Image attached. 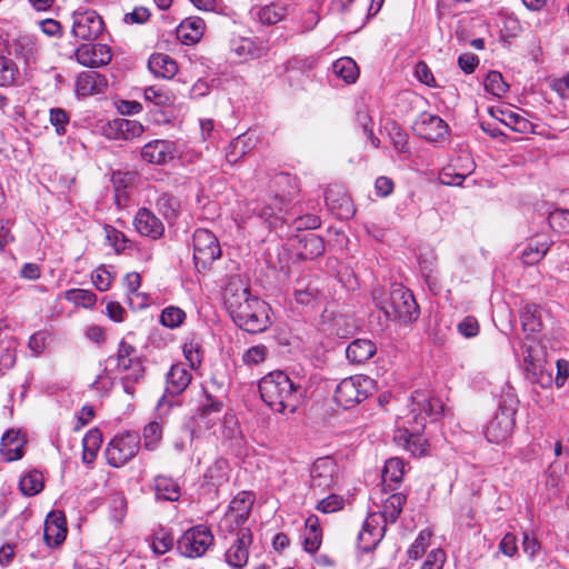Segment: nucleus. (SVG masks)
<instances>
[{
  "instance_id": "62",
  "label": "nucleus",
  "mask_w": 569,
  "mask_h": 569,
  "mask_svg": "<svg viewBox=\"0 0 569 569\" xmlns=\"http://www.w3.org/2000/svg\"><path fill=\"white\" fill-rule=\"evenodd\" d=\"M446 562V553L442 549H433L428 553L421 569H442Z\"/></svg>"
},
{
  "instance_id": "32",
  "label": "nucleus",
  "mask_w": 569,
  "mask_h": 569,
  "mask_svg": "<svg viewBox=\"0 0 569 569\" xmlns=\"http://www.w3.org/2000/svg\"><path fill=\"white\" fill-rule=\"evenodd\" d=\"M204 31V21L201 18H187L178 27V33L184 42L196 43Z\"/></svg>"
},
{
  "instance_id": "45",
  "label": "nucleus",
  "mask_w": 569,
  "mask_h": 569,
  "mask_svg": "<svg viewBox=\"0 0 569 569\" xmlns=\"http://www.w3.org/2000/svg\"><path fill=\"white\" fill-rule=\"evenodd\" d=\"M253 12L258 21L264 26L277 23L283 17L282 8L274 4L257 8Z\"/></svg>"
},
{
  "instance_id": "13",
  "label": "nucleus",
  "mask_w": 569,
  "mask_h": 569,
  "mask_svg": "<svg viewBox=\"0 0 569 569\" xmlns=\"http://www.w3.org/2000/svg\"><path fill=\"white\" fill-rule=\"evenodd\" d=\"M386 532V525L380 522V516L369 515L358 535V548L362 552L372 551L382 540Z\"/></svg>"
},
{
  "instance_id": "2",
  "label": "nucleus",
  "mask_w": 569,
  "mask_h": 569,
  "mask_svg": "<svg viewBox=\"0 0 569 569\" xmlns=\"http://www.w3.org/2000/svg\"><path fill=\"white\" fill-rule=\"evenodd\" d=\"M261 399L272 410L284 413L296 412L303 390L295 383L283 371H273L264 376L259 382Z\"/></svg>"
},
{
  "instance_id": "35",
  "label": "nucleus",
  "mask_w": 569,
  "mask_h": 569,
  "mask_svg": "<svg viewBox=\"0 0 569 569\" xmlns=\"http://www.w3.org/2000/svg\"><path fill=\"white\" fill-rule=\"evenodd\" d=\"M333 73L347 83H353L359 77L357 63L349 57L338 59L332 66Z\"/></svg>"
},
{
  "instance_id": "23",
  "label": "nucleus",
  "mask_w": 569,
  "mask_h": 569,
  "mask_svg": "<svg viewBox=\"0 0 569 569\" xmlns=\"http://www.w3.org/2000/svg\"><path fill=\"white\" fill-rule=\"evenodd\" d=\"M320 284L321 281L317 277L299 279L295 287V297L297 302L308 306L316 301L322 291Z\"/></svg>"
},
{
  "instance_id": "22",
  "label": "nucleus",
  "mask_w": 569,
  "mask_h": 569,
  "mask_svg": "<svg viewBox=\"0 0 569 569\" xmlns=\"http://www.w3.org/2000/svg\"><path fill=\"white\" fill-rule=\"evenodd\" d=\"M192 375L184 363L172 365L167 375L166 391L169 395H180L190 385Z\"/></svg>"
},
{
  "instance_id": "46",
  "label": "nucleus",
  "mask_w": 569,
  "mask_h": 569,
  "mask_svg": "<svg viewBox=\"0 0 569 569\" xmlns=\"http://www.w3.org/2000/svg\"><path fill=\"white\" fill-rule=\"evenodd\" d=\"M550 228L559 234L569 233V210L556 209L548 217Z\"/></svg>"
},
{
  "instance_id": "3",
  "label": "nucleus",
  "mask_w": 569,
  "mask_h": 569,
  "mask_svg": "<svg viewBox=\"0 0 569 569\" xmlns=\"http://www.w3.org/2000/svg\"><path fill=\"white\" fill-rule=\"evenodd\" d=\"M519 399L513 387L507 385L499 397L498 410L485 428V437L491 443H502L512 433Z\"/></svg>"
},
{
  "instance_id": "9",
  "label": "nucleus",
  "mask_w": 569,
  "mask_h": 569,
  "mask_svg": "<svg viewBox=\"0 0 569 569\" xmlns=\"http://www.w3.org/2000/svg\"><path fill=\"white\" fill-rule=\"evenodd\" d=\"M340 478V467L332 457L318 458L310 469V488L323 492L335 488Z\"/></svg>"
},
{
  "instance_id": "56",
  "label": "nucleus",
  "mask_w": 569,
  "mask_h": 569,
  "mask_svg": "<svg viewBox=\"0 0 569 569\" xmlns=\"http://www.w3.org/2000/svg\"><path fill=\"white\" fill-rule=\"evenodd\" d=\"M104 231L109 244L112 246L118 253L123 251L128 247V243H130L126 236L113 227L107 226Z\"/></svg>"
},
{
  "instance_id": "61",
  "label": "nucleus",
  "mask_w": 569,
  "mask_h": 569,
  "mask_svg": "<svg viewBox=\"0 0 569 569\" xmlns=\"http://www.w3.org/2000/svg\"><path fill=\"white\" fill-rule=\"evenodd\" d=\"M200 131L202 140L209 142L210 144H214L220 136V132L218 129H216L212 119H201Z\"/></svg>"
},
{
  "instance_id": "4",
  "label": "nucleus",
  "mask_w": 569,
  "mask_h": 569,
  "mask_svg": "<svg viewBox=\"0 0 569 569\" xmlns=\"http://www.w3.org/2000/svg\"><path fill=\"white\" fill-rule=\"evenodd\" d=\"M373 299L389 320L411 323L419 317V307L413 295L399 283H393L387 293L375 295Z\"/></svg>"
},
{
  "instance_id": "41",
  "label": "nucleus",
  "mask_w": 569,
  "mask_h": 569,
  "mask_svg": "<svg viewBox=\"0 0 569 569\" xmlns=\"http://www.w3.org/2000/svg\"><path fill=\"white\" fill-rule=\"evenodd\" d=\"M405 475V462L399 458H390L382 470L385 482L399 483Z\"/></svg>"
},
{
  "instance_id": "29",
  "label": "nucleus",
  "mask_w": 569,
  "mask_h": 569,
  "mask_svg": "<svg viewBox=\"0 0 569 569\" xmlns=\"http://www.w3.org/2000/svg\"><path fill=\"white\" fill-rule=\"evenodd\" d=\"M302 538L306 551L315 553L319 549L322 541V531L319 518L316 515L307 518Z\"/></svg>"
},
{
  "instance_id": "33",
  "label": "nucleus",
  "mask_w": 569,
  "mask_h": 569,
  "mask_svg": "<svg viewBox=\"0 0 569 569\" xmlns=\"http://www.w3.org/2000/svg\"><path fill=\"white\" fill-rule=\"evenodd\" d=\"M252 146V139L249 134L238 136L228 147L226 152L227 161L231 164L236 163L251 150Z\"/></svg>"
},
{
  "instance_id": "21",
  "label": "nucleus",
  "mask_w": 569,
  "mask_h": 569,
  "mask_svg": "<svg viewBox=\"0 0 569 569\" xmlns=\"http://www.w3.org/2000/svg\"><path fill=\"white\" fill-rule=\"evenodd\" d=\"M134 227L137 231L144 237L158 239L163 234V223L156 217V214L147 209L141 208L134 217Z\"/></svg>"
},
{
  "instance_id": "54",
  "label": "nucleus",
  "mask_w": 569,
  "mask_h": 569,
  "mask_svg": "<svg viewBox=\"0 0 569 569\" xmlns=\"http://www.w3.org/2000/svg\"><path fill=\"white\" fill-rule=\"evenodd\" d=\"M282 199H274L273 206H266L261 209L259 216L262 218L270 228H274L279 220V213L282 212Z\"/></svg>"
},
{
  "instance_id": "63",
  "label": "nucleus",
  "mask_w": 569,
  "mask_h": 569,
  "mask_svg": "<svg viewBox=\"0 0 569 569\" xmlns=\"http://www.w3.org/2000/svg\"><path fill=\"white\" fill-rule=\"evenodd\" d=\"M112 279L111 273L106 268H98L92 274V282L99 291L108 290Z\"/></svg>"
},
{
  "instance_id": "1",
  "label": "nucleus",
  "mask_w": 569,
  "mask_h": 569,
  "mask_svg": "<svg viewBox=\"0 0 569 569\" xmlns=\"http://www.w3.org/2000/svg\"><path fill=\"white\" fill-rule=\"evenodd\" d=\"M224 306L232 321L247 332H262L270 325L268 303L252 296L241 280H232L226 287Z\"/></svg>"
},
{
  "instance_id": "10",
  "label": "nucleus",
  "mask_w": 569,
  "mask_h": 569,
  "mask_svg": "<svg viewBox=\"0 0 569 569\" xmlns=\"http://www.w3.org/2000/svg\"><path fill=\"white\" fill-rule=\"evenodd\" d=\"M221 256L217 237L208 229H198L193 233V259L197 268L206 269Z\"/></svg>"
},
{
  "instance_id": "43",
  "label": "nucleus",
  "mask_w": 569,
  "mask_h": 569,
  "mask_svg": "<svg viewBox=\"0 0 569 569\" xmlns=\"http://www.w3.org/2000/svg\"><path fill=\"white\" fill-rule=\"evenodd\" d=\"M485 90L495 97H502L509 89L508 83L503 80L502 74L498 71H490L483 82Z\"/></svg>"
},
{
  "instance_id": "7",
  "label": "nucleus",
  "mask_w": 569,
  "mask_h": 569,
  "mask_svg": "<svg viewBox=\"0 0 569 569\" xmlns=\"http://www.w3.org/2000/svg\"><path fill=\"white\" fill-rule=\"evenodd\" d=\"M214 538L211 530L198 525L188 529L178 540L179 552L187 558L202 557L213 545Z\"/></svg>"
},
{
  "instance_id": "58",
  "label": "nucleus",
  "mask_w": 569,
  "mask_h": 569,
  "mask_svg": "<svg viewBox=\"0 0 569 569\" xmlns=\"http://www.w3.org/2000/svg\"><path fill=\"white\" fill-rule=\"evenodd\" d=\"M162 437L161 426L152 421L148 423L143 429L144 446L147 449H154L157 443Z\"/></svg>"
},
{
  "instance_id": "18",
  "label": "nucleus",
  "mask_w": 569,
  "mask_h": 569,
  "mask_svg": "<svg viewBox=\"0 0 569 569\" xmlns=\"http://www.w3.org/2000/svg\"><path fill=\"white\" fill-rule=\"evenodd\" d=\"M67 536L66 518L61 511H51L44 521L43 539L50 547L59 546Z\"/></svg>"
},
{
  "instance_id": "19",
  "label": "nucleus",
  "mask_w": 569,
  "mask_h": 569,
  "mask_svg": "<svg viewBox=\"0 0 569 569\" xmlns=\"http://www.w3.org/2000/svg\"><path fill=\"white\" fill-rule=\"evenodd\" d=\"M393 440L415 457L425 456L428 449L427 440L418 431H409L406 428H398Z\"/></svg>"
},
{
  "instance_id": "44",
  "label": "nucleus",
  "mask_w": 569,
  "mask_h": 569,
  "mask_svg": "<svg viewBox=\"0 0 569 569\" xmlns=\"http://www.w3.org/2000/svg\"><path fill=\"white\" fill-rule=\"evenodd\" d=\"M144 99L159 107L170 106L173 102V94L158 86H150L144 89Z\"/></svg>"
},
{
  "instance_id": "14",
  "label": "nucleus",
  "mask_w": 569,
  "mask_h": 569,
  "mask_svg": "<svg viewBox=\"0 0 569 569\" xmlns=\"http://www.w3.org/2000/svg\"><path fill=\"white\" fill-rule=\"evenodd\" d=\"M74 54L80 64L89 68L107 66L112 58L110 48L101 43L81 44Z\"/></svg>"
},
{
  "instance_id": "42",
  "label": "nucleus",
  "mask_w": 569,
  "mask_h": 569,
  "mask_svg": "<svg viewBox=\"0 0 569 569\" xmlns=\"http://www.w3.org/2000/svg\"><path fill=\"white\" fill-rule=\"evenodd\" d=\"M66 300L83 308H91L97 302V295L86 289H70L64 292Z\"/></svg>"
},
{
  "instance_id": "49",
  "label": "nucleus",
  "mask_w": 569,
  "mask_h": 569,
  "mask_svg": "<svg viewBox=\"0 0 569 569\" xmlns=\"http://www.w3.org/2000/svg\"><path fill=\"white\" fill-rule=\"evenodd\" d=\"M186 312L178 307L170 306L162 310L160 315V322L167 328L174 329L183 323Z\"/></svg>"
},
{
  "instance_id": "55",
  "label": "nucleus",
  "mask_w": 569,
  "mask_h": 569,
  "mask_svg": "<svg viewBox=\"0 0 569 569\" xmlns=\"http://www.w3.org/2000/svg\"><path fill=\"white\" fill-rule=\"evenodd\" d=\"M345 500L339 495H329L318 502L316 509L322 513H332L343 508Z\"/></svg>"
},
{
  "instance_id": "53",
  "label": "nucleus",
  "mask_w": 569,
  "mask_h": 569,
  "mask_svg": "<svg viewBox=\"0 0 569 569\" xmlns=\"http://www.w3.org/2000/svg\"><path fill=\"white\" fill-rule=\"evenodd\" d=\"M50 123L54 127L56 132L61 136L64 134L67 124L69 123V114L62 108H51L49 111Z\"/></svg>"
},
{
  "instance_id": "12",
  "label": "nucleus",
  "mask_w": 569,
  "mask_h": 569,
  "mask_svg": "<svg viewBox=\"0 0 569 569\" xmlns=\"http://www.w3.org/2000/svg\"><path fill=\"white\" fill-rule=\"evenodd\" d=\"M251 543V530L249 528H240L231 536L230 546L224 552L226 562L233 569H242L248 563Z\"/></svg>"
},
{
  "instance_id": "36",
  "label": "nucleus",
  "mask_w": 569,
  "mask_h": 569,
  "mask_svg": "<svg viewBox=\"0 0 569 569\" xmlns=\"http://www.w3.org/2000/svg\"><path fill=\"white\" fill-rule=\"evenodd\" d=\"M547 251V242L537 239L531 240L521 252V261L527 266H533L546 256Z\"/></svg>"
},
{
  "instance_id": "48",
  "label": "nucleus",
  "mask_w": 569,
  "mask_h": 569,
  "mask_svg": "<svg viewBox=\"0 0 569 569\" xmlns=\"http://www.w3.org/2000/svg\"><path fill=\"white\" fill-rule=\"evenodd\" d=\"M179 206L180 203L178 199L169 193H162L156 200L157 209L167 219H173L177 217Z\"/></svg>"
},
{
  "instance_id": "30",
  "label": "nucleus",
  "mask_w": 569,
  "mask_h": 569,
  "mask_svg": "<svg viewBox=\"0 0 569 569\" xmlns=\"http://www.w3.org/2000/svg\"><path fill=\"white\" fill-rule=\"evenodd\" d=\"M406 502V496L402 493H393L389 496L382 503L381 511L376 513L380 516V522L393 523L399 518L402 507Z\"/></svg>"
},
{
  "instance_id": "50",
  "label": "nucleus",
  "mask_w": 569,
  "mask_h": 569,
  "mask_svg": "<svg viewBox=\"0 0 569 569\" xmlns=\"http://www.w3.org/2000/svg\"><path fill=\"white\" fill-rule=\"evenodd\" d=\"M252 502L253 501L251 499V496L248 492H240L230 501L227 511L237 513L248 519L252 507Z\"/></svg>"
},
{
  "instance_id": "47",
  "label": "nucleus",
  "mask_w": 569,
  "mask_h": 569,
  "mask_svg": "<svg viewBox=\"0 0 569 569\" xmlns=\"http://www.w3.org/2000/svg\"><path fill=\"white\" fill-rule=\"evenodd\" d=\"M300 243L303 244V248L306 250L300 254L306 259L318 257L325 251V244L322 239L313 233L305 234L300 239Z\"/></svg>"
},
{
  "instance_id": "17",
  "label": "nucleus",
  "mask_w": 569,
  "mask_h": 569,
  "mask_svg": "<svg viewBox=\"0 0 569 569\" xmlns=\"http://www.w3.org/2000/svg\"><path fill=\"white\" fill-rule=\"evenodd\" d=\"M327 207L337 216L348 219L353 214V206L345 189L339 186H331L325 192Z\"/></svg>"
},
{
  "instance_id": "59",
  "label": "nucleus",
  "mask_w": 569,
  "mask_h": 569,
  "mask_svg": "<svg viewBox=\"0 0 569 569\" xmlns=\"http://www.w3.org/2000/svg\"><path fill=\"white\" fill-rule=\"evenodd\" d=\"M431 533L428 530L421 531L408 550L409 558H420L429 545Z\"/></svg>"
},
{
  "instance_id": "27",
  "label": "nucleus",
  "mask_w": 569,
  "mask_h": 569,
  "mask_svg": "<svg viewBox=\"0 0 569 569\" xmlns=\"http://www.w3.org/2000/svg\"><path fill=\"white\" fill-rule=\"evenodd\" d=\"M153 491L157 500L177 501L181 490L179 483L171 477L157 476L153 479Z\"/></svg>"
},
{
  "instance_id": "37",
  "label": "nucleus",
  "mask_w": 569,
  "mask_h": 569,
  "mask_svg": "<svg viewBox=\"0 0 569 569\" xmlns=\"http://www.w3.org/2000/svg\"><path fill=\"white\" fill-rule=\"evenodd\" d=\"M523 353L526 371L532 376H537L538 371L542 372L546 361L543 360L541 348L539 346H526Z\"/></svg>"
},
{
  "instance_id": "51",
  "label": "nucleus",
  "mask_w": 569,
  "mask_h": 569,
  "mask_svg": "<svg viewBox=\"0 0 569 569\" xmlns=\"http://www.w3.org/2000/svg\"><path fill=\"white\" fill-rule=\"evenodd\" d=\"M247 520L248 519L243 518L242 516L227 511L219 522V530L221 532H228L232 536L240 528H244L243 525Z\"/></svg>"
},
{
  "instance_id": "8",
  "label": "nucleus",
  "mask_w": 569,
  "mask_h": 569,
  "mask_svg": "<svg viewBox=\"0 0 569 569\" xmlns=\"http://www.w3.org/2000/svg\"><path fill=\"white\" fill-rule=\"evenodd\" d=\"M140 449V438L136 433L114 437L106 449V458L111 467L120 468L130 461Z\"/></svg>"
},
{
  "instance_id": "16",
  "label": "nucleus",
  "mask_w": 569,
  "mask_h": 569,
  "mask_svg": "<svg viewBox=\"0 0 569 569\" xmlns=\"http://www.w3.org/2000/svg\"><path fill=\"white\" fill-rule=\"evenodd\" d=\"M176 156V144L169 140H153L143 146L141 157L154 164H163Z\"/></svg>"
},
{
  "instance_id": "24",
  "label": "nucleus",
  "mask_w": 569,
  "mask_h": 569,
  "mask_svg": "<svg viewBox=\"0 0 569 569\" xmlns=\"http://www.w3.org/2000/svg\"><path fill=\"white\" fill-rule=\"evenodd\" d=\"M24 440L17 430H8L1 438L0 452L6 461L19 460L23 456Z\"/></svg>"
},
{
  "instance_id": "40",
  "label": "nucleus",
  "mask_w": 569,
  "mask_h": 569,
  "mask_svg": "<svg viewBox=\"0 0 569 569\" xmlns=\"http://www.w3.org/2000/svg\"><path fill=\"white\" fill-rule=\"evenodd\" d=\"M204 479L208 483L220 487L228 480V462L224 459L216 460L206 471Z\"/></svg>"
},
{
  "instance_id": "20",
  "label": "nucleus",
  "mask_w": 569,
  "mask_h": 569,
  "mask_svg": "<svg viewBox=\"0 0 569 569\" xmlns=\"http://www.w3.org/2000/svg\"><path fill=\"white\" fill-rule=\"evenodd\" d=\"M104 132L110 139L129 140L141 136L143 126L136 120L118 118L108 122Z\"/></svg>"
},
{
  "instance_id": "5",
  "label": "nucleus",
  "mask_w": 569,
  "mask_h": 569,
  "mask_svg": "<svg viewBox=\"0 0 569 569\" xmlns=\"http://www.w3.org/2000/svg\"><path fill=\"white\" fill-rule=\"evenodd\" d=\"M136 349L121 341L116 357H109L106 360L104 373L109 371V367L114 365L116 368L123 373L121 377L123 390L128 395L133 393V385L138 382L144 373V368L140 359L134 355Z\"/></svg>"
},
{
  "instance_id": "26",
  "label": "nucleus",
  "mask_w": 569,
  "mask_h": 569,
  "mask_svg": "<svg viewBox=\"0 0 569 569\" xmlns=\"http://www.w3.org/2000/svg\"><path fill=\"white\" fill-rule=\"evenodd\" d=\"M546 311L536 303H528L520 313L521 325L526 332L535 333L542 329Z\"/></svg>"
},
{
  "instance_id": "25",
  "label": "nucleus",
  "mask_w": 569,
  "mask_h": 569,
  "mask_svg": "<svg viewBox=\"0 0 569 569\" xmlns=\"http://www.w3.org/2000/svg\"><path fill=\"white\" fill-rule=\"evenodd\" d=\"M377 352V347L369 339H356L346 349V356L352 363H365Z\"/></svg>"
},
{
  "instance_id": "6",
  "label": "nucleus",
  "mask_w": 569,
  "mask_h": 569,
  "mask_svg": "<svg viewBox=\"0 0 569 569\" xmlns=\"http://www.w3.org/2000/svg\"><path fill=\"white\" fill-rule=\"evenodd\" d=\"M373 380L367 376L357 375L341 380L335 391L336 402L345 409L360 403L373 390Z\"/></svg>"
},
{
  "instance_id": "34",
  "label": "nucleus",
  "mask_w": 569,
  "mask_h": 569,
  "mask_svg": "<svg viewBox=\"0 0 569 569\" xmlns=\"http://www.w3.org/2000/svg\"><path fill=\"white\" fill-rule=\"evenodd\" d=\"M412 401L421 411L432 418H438L443 412V403L440 399L435 397H427L425 393L416 391L412 395Z\"/></svg>"
},
{
  "instance_id": "52",
  "label": "nucleus",
  "mask_w": 569,
  "mask_h": 569,
  "mask_svg": "<svg viewBox=\"0 0 569 569\" xmlns=\"http://www.w3.org/2000/svg\"><path fill=\"white\" fill-rule=\"evenodd\" d=\"M18 74L16 63L6 57H0V86H9L14 82Z\"/></svg>"
},
{
  "instance_id": "64",
  "label": "nucleus",
  "mask_w": 569,
  "mask_h": 569,
  "mask_svg": "<svg viewBox=\"0 0 569 569\" xmlns=\"http://www.w3.org/2000/svg\"><path fill=\"white\" fill-rule=\"evenodd\" d=\"M458 331L466 338L476 337L479 333V323L473 317H466L459 325Z\"/></svg>"
},
{
  "instance_id": "28",
  "label": "nucleus",
  "mask_w": 569,
  "mask_h": 569,
  "mask_svg": "<svg viewBox=\"0 0 569 569\" xmlns=\"http://www.w3.org/2000/svg\"><path fill=\"white\" fill-rule=\"evenodd\" d=\"M149 70L157 77L171 79L178 72L177 62L168 54L154 53L148 61Z\"/></svg>"
},
{
  "instance_id": "39",
  "label": "nucleus",
  "mask_w": 569,
  "mask_h": 569,
  "mask_svg": "<svg viewBox=\"0 0 569 569\" xmlns=\"http://www.w3.org/2000/svg\"><path fill=\"white\" fill-rule=\"evenodd\" d=\"M498 112L501 117L492 113L493 117L517 132H528V130L532 127L531 122L511 110H498Z\"/></svg>"
},
{
  "instance_id": "31",
  "label": "nucleus",
  "mask_w": 569,
  "mask_h": 569,
  "mask_svg": "<svg viewBox=\"0 0 569 569\" xmlns=\"http://www.w3.org/2000/svg\"><path fill=\"white\" fill-rule=\"evenodd\" d=\"M104 79L96 71H86L78 76L76 90L80 96H91L99 92Z\"/></svg>"
},
{
  "instance_id": "60",
  "label": "nucleus",
  "mask_w": 569,
  "mask_h": 569,
  "mask_svg": "<svg viewBox=\"0 0 569 569\" xmlns=\"http://www.w3.org/2000/svg\"><path fill=\"white\" fill-rule=\"evenodd\" d=\"M267 358V348L262 345L253 346L249 348L243 355H242V361L243 363L248 366H256L261 362H263Z\"/></svg>"
},
{
  "instance_id": "11",
  "label": "nucleus",
  "mask_w": 569,
  "mask_h": 569,
  "mask_svg": "<svg viewBox=\"0 0 569 569\" xmlns=\"http://www.w3.org/2000/svg\"><path fill=\"white\" fill-rule=\"evenodd\" d=\"M104 30L102 18L90 9L72 13V36L79 40H96Z\"/></svg>"
},
{
  "instance_id": "15",
  "label": "nucleus",
  "mask_w": 569,
  "mask_h": 569,
  "mask_svg": "<svg viewBox=\"0 0 569 569\" xmlns=\"http://www.w3.org/2000/svg\"><path fill=\"white\" fill-rule=\"evenodd\" d=\"M415 130L427 141H440L448 134V124L438 116L422 113L415 123Z\"/></svg>"
},
{
  "instance_id": "57",
  "label": "nucleus",
  "mask_w": 569,
  "mask_h": 569,
  "mask_svg": "<svg viewBox=\"0 0 569 569\" xmlns=\"http://www.w3.org/2000/svg\"><path fill=\"white\" fill-rule=\"evenodd\" d=\"M173 546L172 537L164 531L157 532L151 541V549L156 555H163Z\"/></svg>"
},
{
  "instance_id": "38",
  "label": "nucleus",
  "mask_w": 569,
  "mask_h": 569,
  "mask_svg": "<svg viewBox=\"0 0 569 569\" xmlns=\"http://www.w3.org/2000/svg\"><path fill=\"white\" fill-rule=\"evenodd\" d=\"M19 488L24 496L32 497L38 495L43 489L42 473L37 470L27 472L21 477Z\"/></svg>"
}]
</instances>
